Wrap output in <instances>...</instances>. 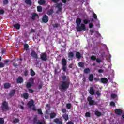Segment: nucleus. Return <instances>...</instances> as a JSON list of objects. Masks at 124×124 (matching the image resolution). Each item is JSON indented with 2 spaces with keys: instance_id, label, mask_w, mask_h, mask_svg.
<instances>
[{
  "instance_id": "obj_31",
  "label": "nucleus",
  "mask_w": 124,
  "mask_h": 124,
  "mask_svg": "<svg viewBox=\"0 0 124 124\" xmlns=\"http://www.w3.org/2000/svg\"><path fill=\"white\" fill-rule=\"evenodd\" d=\"M95 94H96L97 96H101V93L99 90H97L95 92Z\"/></svg>"
},
{
  "instance_id": "obj_23",
  "label": "nucleus",
  "mask_w": 124,
  "mask_h": 124,
  "mask_svg": "<svg viewBox=\"0 0 124 124\" xmlns=\"http://www.w3.org/2000/svg\"><path fill=\"white\" fill-rule=\"evenodd\" d=\"M53 13H54V10H53V9L48 10L47 12V15H49V16L52 15Z\"/></svg>"
},
{
  "instance_id": "obj_8",
  "label": "nucleus",
  "mask_w": 124,
  "mask_h": 124,
  "mask_svg": "<svg viewBox=\"0 0 124 124\" xmlns=\"http://www.w3.org/2000/svg\"><path fill=\"white\" fill-rule=\"evenodd\" d=\"M114 112L116 115H118V116H120V115H122L124 111L120 109V108H115L114 110Z\"/></svg>"
},
{
  "instance_id": "obj_58",
  "label": "nucleus",
  "mask_w": 124,
  "mask_h": 124,
  "mask_svg": "<svg viewBox=\"0 0 124 124\" xmlns=\"http://www.w3.org/2000/svg\"><path fill=\"white\" fill-rule=\"evenodd\" d=\"M62 78L63 81H65V79H66V76L63 75V76L62 77Z\"/></svg>"
},
{
  "instance_id": "obj_34",
  "label": "nucleus",
  "mask_w": 124,
  "mask_h": 124,
  "mask_svg": "<svg viewBox=\"0 0 124 124\" xmlns=\"http://www.w3.org/2000/svg\"><path fill=\"white\" fill-rule=\"evenodd\" d=\"M60 26L61 25L59 23H55L54 24H52V27H53V28H60Z\"/></svg>"
},
{
  "instance_id": "obj_1",
  "label": "nucleus",
  "mask_w": 124,
  "mask_h": 124,
  "mask_svg": "<svg viewBox=\"0 0 124 124\" xmlns=\"http://www.w3.org/2000/svg\"><path fill=\"white\" fill-rule=\"evenodd\" d=\"M82 20L81 18H78L76 20L77 24L76 30L77 31H81L82 30L86 31V25L84 24H81Z\"/></svg>"
},
{
  "instance_id": "obj_37",
  "label": "nucleus",
  "mask_w": 124,
  "mask_h": 124,
  "mask_svg": "<svg viewBox=\"0 0 124 124\" xmlns=\"http://www.w3.org/2000/svg\"><path fill=\"white\" fill-rule=\"evenodd\" d=\"M90 23V20L88 19H85L83 20V24L87 25V24H89Z\"/></svg>"
},
{
  "instance_id": "obj_19",
  "label": "nucleus",
  "mask_w": 124,
  "mask_h": 124,
  "mask_svg": "<svg viewBox=\"0 0 124 124\" xmlns=\"http://www.w3.org/2000/svg\"><path fill=\"white\" fill-rule=\"evenodd\" d=\"M62 65H67V61L65 58H63L62 60Z\"/></svg>"
},
{
  "instance_id": "obj_49",
  "label": "nucleus",
  "mask_w": 124,
  "mask_h": 124,
  "mask_svg": "<svg viewBox=\"0 0 124 124\" xmlns=\"http://www.w3.org/2000/svg\"><path fill=\"white\" fill-rule=\"evenodd\" d=\"M0 124H4V120H3V118H0Z\"/></svg>"
},
{
  "instance_id": "obj_14",
  "label": "nucleus",
  "mask_w": 124,
  "mask_h": 124,
  "mask_svg": "<svg viewBox=\"0 0 124 124\" xmlns=\"http://www.w3.org/2000/svg\"><path fill=\"white\" fill-rule=\"evenodd\" d=\"M15 93H16V90L15 89L12 90L9 93V96H11V97L14 96Z\"/></svg>"
},
{
  "instance_id": "obj_11",
  "label": "nucleus",
  "mask_w": 124,
  "mask_h": 124,
  "mask_svg": "<svg viewBox=\"0 0 124 124\" xmlns=\"http://www.w3.org/2000/svg\"><path fill=\"white\" fill-rule=\"evenodd\" d=\"M41 59L42 61H47L48 60L47 54L45 53H43L42 55L41 56Z\"/></svg>"
},
{
  "instance_id": "obj_18",
  "label": "nucleus",
  "mask_w": 124,
  "mask_h": 124,
  "mask_svg": "<svg viewBox=\"0 0 124 124\" xmlns=\"http://www.w3.org/2000/svg\"><path fill=\"white\" fill-rule=\"evenodd\" d=\"M94 115H95V116H96L97 117H99L102 116V113L100 111H99L98 110H96L94 112Z\"/></svg>"
},
{
  "instance_id": "obj_9",
  "label": "nucleus",
  "mask_w": 124,
  "mask_h": 124,
  "mask_svg": "<svg viewBox=\"0 0 124 124\" xmlns=\"http://www.w3.org/2000/svg\"><path fill=\"white\" fill-rule=\"evenodd\" d=\"M89 93L91 95H94L95 94V90L93 87H90L89 89Z\"/></svg>"
},
{
  "instance_id": "obj_64",
  "label": "nucleus",
  "mask_w": 124,
  "mask_h": 124,
  "mask_svg": "<svg viewBox=\"0 0 124 124\" xmlns=\"http://www.w3.org/2000/svg\"><path fill=\"white\" fill-rule=\"evenodd\" d=\"M66 124H74V123L73 122H72V121H70L69 122H68Z\"/></svg>"
},
{
  "instance_id": "obj_46",
  "label": "nucleus",
  "mask_w": 124,
  "mask_h": 124,
  "mask_svg": "<svg viewBox=\"0 0 124 124\" xmlns=\"http://www.w3.org/2000/svg\"><path fill=\"white\" fill-rule=\"evenodd\" d=\"M85 116L89 118L90 117H91V113L89 112H87L85 113Z\"/></svg>"
},
{
  "instance_id": "obj_51",
  "label": "nucleus",
  "mask_w": 124,
  "mask_h": 124,
  "mask_svg": "<svg viewBox=\"0 0 124 124\" xmlns=\"http://www.w3.org/2000/svg\"><path fill=\"white\" fill-rule=\"evenodd\" d=\"M4 13H5V11L4 10H3V9L0 10V14L1 15H3V14H4Z\"/></svg>"
},
{
  "instance_id": "obj_59",
  "label": "nucleus",
  "mask_w": 124,
  "mask_h": 124,
  "mask_svg": "<svg viewBox=\"0 0 124 124\" xmlns=\"http://www.w3.org/2000/svg\"><path fill=\"white\" fill-rule=\"evenodd\" d=\"M36 124H45V122H40V121H38L36 122Z\"/></svg>"
},
{
  "instance_id": "obj_56",
  "label": "nucleus",
  "mask_w": 124,
  "mask_h": 124,
  "mask_svg": "<svg viewBox=\"0 0 124 124\" xmlns=\"http://www.w3.org/2000/svg\"><path fill=\"white\" fill-rule=\"evenodd\" d=\"M8 0H3V4H5V5H6V4H8Z\"/></svg>"
},
{
  "instance_id": "obj_50",
  "label": "nucleus",
  "mask_w": 124,
  "mask_h": 124,
  "mask_svg": "<svg viewBox=\"0 0 124 124\" xmlns=\"http://www.w3.org/2000/svg\"><path fill=\"white\" fill-rule=\"evenodd\" d=\"M89 104L90 105H93L94 104V100H92L91 101H90V103H89Z\"/></svg>"
},
{
  "instance_id": "obj_25",
  "label": "nucleus",
  "mask_w": 124,
  "mask_h": 124,
  "mask_svg": "<svg viewBox=\"0 0 124 124\" xmlns=\"http://www.w3.org/2000/svg\"><path fill=\"white\" fill-rule=\"evenodd\" d=\"M4 89H9L10 88V84L9 83H6L4 84Z\"/></svg>"
},
{
  "instance_id": "obj_16",
  "label": "nucleus",
  "mask_w": 124,
  "mask_h": 124,
  "mask_svg": "<svg viewBox=\"0 0 124 124\" xmlns=\"http://www.w3.org/2000/svg\"><path fill=\"white\" fill-rule=\"evenodd\" d=\"M101 82L103 83V84H107L108 83V79L106 78H101Z\"/></svg>"
},
{
  "instance_id": "obj_61",
  "label": "nucleus",
  "mask_w": 124,
  "mask_h": 124,
  "mask_svg": "<svg viewBox=\"0 0 124 124\" xmlns=\"http://www.w3.org/2000/svg\"><path fill=\"white\" fill-rule=\"evenodd\" d=\"M62 112L63 113H66V109L65 108H63L62 109Z\"/></svg>"
},
{
  "instance_id": "obj_44",
  "label": "nucleus",
  "mask_w": 124,
  "mask_h": 124,
  "mask_svg": "<svg viewBox=\"0 0 124 124\" xmlns=\"http://www.w3.org/2000/svg\"><path fill=\"white\" fill-rule=\"evenodd\" d=\"M29 74V71L28 70V69H25L24 70V74L25 76H28V74Z\"/></svg>"
},
{
  "instance_id": "obj_45",
  "label": "nucleus",
  "mask_w": 124,
  "mask_h": 124,
  "mask_svg": "<svg viewBox=\"0 0 124 124\" xmlns=\"http://www.w3.org/2000/svg\"><path fill=\"white\" fill-rule=\"evenodd\" d=\"M37 120H38V118L36 117L33 118V124H36V122H37Z\"/></svg>"
},
{
  "instance_id": "obj_60",
  "label": "nucleus",
  "mask_w": 124,
  "mask_h": 124,
  "mask_svg": "<svg viewBox=\"0 0 124 124\" xmlns=\"http://www.w3.org/2000/svg\"><path fill=\"white\" fill-rule=\"evenodd\" d=\"M93 23L89 24V27L90 28V29H93Z\"/></svg>"
},
{
  "instance_id": "obj_22",
  "label": "nucleus",
  "mask_w": 124,
  "mask_h": 124,
  "mask_svg": "<svg viewBox=\"0 0 124 124\" xmlns=\"http://www.w3.org/2000/svg\"><path fill=\"white\" fill-rule=\"evenodd\" d=\"M54 122L56 123L57 124H62V122L60 121V119L59 118H56L54 120Z\"/></svg>"
},
{
  "instance_id": "obj_43",
  "label": "nucleus",
  "mask_w": 124,
  "mask_h": 124,
  "mask_svg": "<svg viewBox=\"0 0 124 124\" xmlns=\"http://www.w3.org/2000/svg\"><path fill=\"white\" fill-rule=\"evenodd\" d=\"M66 107L68 110L71 108V104L70 103H68L66 104Z\"/></svg>"
},
{
  "instance_id": "obj_13",
  "label": "nucleus",
  "mask_w": 124,
  "mask_h": 124,
  "mask_svg": "<svg viewBox=\"0 0 124 124\" xmlns=\"http://www.w3.org/2000/svg\"><path fill=\"white\" fill-rule=\"evenodd\" d=\"M31 82H28L26 84V87L28 88H30L31 87V85L33 84V81H34V79L31 78Z\"/></svg>"
},
{
  "instance_id": "obj_26",
  "label": "nucleus",
  "mask_w": 124,
  "mask_h": 124,
  "mask_svg": "<svg viewBox=\"0 0 124 124\" xmlns=\"http://www.w3.org/2000/svg\"><path fill=\"white\" fill-rule=\"evenodd\" d=\"M38 17V15H37V14H36V13H34L32 14V17H31V19L32 20H35V17Z\"/></svg>"
},
{
  "instance_id": "obj_7",
  "label": "nucleus",
  "mask_w": 124,
  "mask_h": 124,
  "mask_svg": "<svg viewBox=\"0 0 124 124\" xmlns=\"http://www.w3.org/2000/svg\"><path fill=\"white\" fill-rule=\"evenodd\" d=\"M31 57L36 59V60H38L39 58H38V55L36 53L35 51L32 50L31 53Z\"/></svg>"
},
{
  "instance_id": "obj_32",
  "label": "nucleus",
  "mask_w": 124,
  "mask_h": 124,
  "mask_svg": "<svg viewBox=\"0 0 124 124\" xmlns=\"http://www.w3.org/2000/svg\"><path fill=\"white\" fill-rule=\"evenodd\" d=\"M31 72H30V75L31 76H34L35 75V72H34V71L32 69H31Z\"/></svg>"
},
{
  "instance_id": "obj_12",
  "label": "nucleus",
  "mask_w": 124,
  "mask_h": 124,
  "mask_svg": "<svg viewBox=\"0 0 124 124\" xmlns=\"http://www.w3.org/2000/svg\"><path fill=\"white\" fill-rule=\"evenodd\" d=\"M16 82L17 84H22L24 82V79L21 76H19L16 79Z\"/></svg>"
},
{
  "instance_id": "obj_62",
  "label": "nucleus",
  "mask_w": 124,
  "mask_h": 124,
  "mask_svg": "<svg viewBox=\"0 0 124 124\" xmlns=\"http://www.w3.org/2000/svg\"><path fill=\"white\" fill-rule=\"evenodd\" d=\"M29 92L31 93H33V90L31 89H29Z\"/></svg>"
},
{
  "instance_id": "obj_42",
  "label": "nucleus",
  "mask_w": 124,
  "mask_h": 124,
  "mask_svg": "<svg viewBox=\"0 0 124 124\" xmlns=\"http://www.w3.org/2000/svg\"><path fill=\"white\" fill-rule=\"evenodd\" d=\"M117 94L112 93L111 94V98H113V99L116 98V97H117Z\"/></svg>"
},
{
  "instance_id": "obj_39",
  "label": "nucleus",
  "mask_w": 124,
  "mask_h": 124,
  "mask_svg": "<svg viewBox=\"0 0 124 124\" xmlns=\"http://www.w3.org/2000/svg\"><path fill=\"white\" fill-rule=\"evenodd\" d=\"M78 66L79 67H81V68H83L84 67V63L82 62H80L78 63Z\"/></svg>"
},
{
  "instance_id": "obj_5",
  "label": "nucleus",
  "mask_w": 124,
  "mask_h": 124,
  "mask_svg": "<svg viewBox=\"0 0 124 124\" xmlns=\"http://www.w3.org/2000/svg\"><path fill=\"white\" fill-rule=\"evenodd\" d=\"M62 3H57L56 4V8H58L57 11H58V12H61V11L62 10Z\"/></svg>"
},
{
  "instance_id": "obj_53",
  "label": "nucleus",
  "mask_w": 124,
  "mask_h": 124,
  "mask_svg": "<svg viewBox=\"0 0 124 124\" xmlns=\"http://www.w3.org/2000/svg\"><path fill=\"white\" fill-rule=\"evenodd\" d=\"M2 67H4V63L0 62V68H2Z\"/></svg>"
},
{
  "instance_id": "obj_27",
  "label": "nucleus",
  "mask_w": 124,
  "mask_h": 124,
  "mask_svg": "<svg viewBox=\"0 0 124 124\" xmlns=\"http://www.w3.org/2000/svg\"><path fill=\"white\" fill-rule=\"evenodd\" d=\"M76 57L77 58V59H81V53L79 52H77L76 53Z\"/></svg>"
},
{
  "instance_id": "obj_47",
  "label": "nucleus",
  "mask_w": 124,
  "mask_h": 124,
  "mask_svg": "<svg viewBox=\"0 0 124 124\" xmlns=\"http://www.w3.org/2000/svg\"><path fill=\"white\" fill-rule=\"evenodd\" d=\"M66 65H62V70L64 72H66Z\"/></svg>"
},
{
  "instance_id": "obj_24",
  "label": "nucleus",
  "mask_w": 124,
  "mask_h": 124,
  "mask_svg": "<svg viewBox=\"0 0 124 124\" xmlns=\"http://www.w3.org/2000/svg\"><path fill=\"white\" fill-rule=\"evenodd\" d=\"M38 3H39L40 5H43L44 4H45V3H46V1H45V0H40L38 1Z\"/></svg>"
},
{
  "instance_id": "obj_30",
  "label": "nucleus",
  "mask_w": 124,
  "mask_h": 124,
  "mask_svg": "<svg viewBox=\"0 0 124 124\" xmlns=\"http://www.w3.org/2000/svg\"><path fill=\"white\" fill-rule=\"evenodd\" d=\"M68 58H70V59H72L74 57V54L72 52H70L68 54Z\"/></svg>"
},
{
  "instance_id": "obj_36",
  "label": "nucleus",
  "mask_w": 124,
  "mask_h": 124,
  "mask_svg": "<svg viewBox=\"0 0 124 124\" xmlns=\"http://www.w3.org/2000/svg\"><path fill=\"white\" fill-rule=\"evenodd\" d=\"M63 118L65 121H68L69 118L68 117V115L65 114L63 116Z\"/></svg>"
},
{
  "instance_id": "obj_52",
  "label": "nucleus",
  "mask_w": 124,
  "mask_h": 124,
  "mask_svg": "<svg viewBox=\"0 0 124 124\" xmlns=\"http://www.w3.org/2000/svg\"><path fill=\"white\" fill-rule=\"evenodd\" d=\"M96 62H97V63H100L101 62V60H100L99 58H96Z\"/></svg>"
},
{
  "instance_id": "obj_6",
  "label": "nucleus",
  "mask_w": 124,
  "mask_h": 124,
  "mask_svg": "<svg viewBox=\"0 0 124 124\" xmlns=\"http://www.w3.org/2000/svg\"><path fill=\"white\" fill-rule=\"evenodd\" d=\"M49 21V17L46 15H44L42 17L43 23H48Z\"/></svg>"
},
{
  "instance_id": "obj_55",
  "label": "nucleus",
  "mask_w": 124,
  "mask_h": 124,
  "mask_svg": "<svg viewBox=\"0 0 124 124\" xmlns=\"http://www.w3.org/2000/svg\"><path fill=\"white\" fill-rule=\"evenodd\" d=\"M93 17L95 20H96L97 19V16L95 13H93Z\"/></svg>"
},
{
  "instance_id": "obj_40",
  "label": "nucleus",
  "mask_w": 124,
  "mask_h": 124,
  "mask_svg": "<svg viewBox=\"0 0 124 124\" xmlns=\"http://www.w3.org/2000/svg\"><path fill=\"white\" fill-rule=\"evenodd\" d=\"M19 122H20V120L18 118H16L13 121V124H16L19 123Z\"/></svg>"
},
{
  "instance_id": "obj_10",
  "label": "nucleus",
  "mask_w": 124,
  "mask_h": 124,
  "mask_svg": "<svg viewBox=\"0 0 124 124\" xmlns=\"http://www.w3.org/2000/svg\"><path fill=\"white\" fill-rule=\"evenodd\" d=\"M27 105L29 108L32 107V106H34V101L32 99L31 100L27 103Z\"/></svg>"
},
{
  "instance_id": "obj_20",
  "label": "nucleus",
  "mask_w": 124,
  "mask_h": 124,
  "mask_svg": "<svg viewBox=\"0 0 124 124\" xmlns=\"http://www.w3.org/2000/svg\"><path fill=\"white\" fill-rule=\"evenodd\" d=\"M13 27L15 29H16V30H20L21 29V25L19 23L14 24Z\"/></svg>"
},
{
  "instance_id": "obj_21",
  "label": "nucleus",
  "mask_w": 124,
  "mask_h": 124,
  "mask_svg": "<svg viewBox=\"0 0 124 124\" xmlns=\"http://www.w3.org/2000/svg\"><path fill=\"white\" fill-rule=\"evenodd\" d=\"M91 73V69H90V68H86L84 69V73L85 74H89V73Z\"/></svg>"
},
{
  "instance_id": "obj_35",
  "label": "nucleus",
  "mask_w": 124,
  "mask_h": 124,
  "mask_svg": "<svg viewBox=\"0 0 124 124\" xmlns=\"http://www.w3.org/2000/svg\"><path fill=\"white\" fill-rule=\"evenodd\" d=\"M90 60L91 61H96V57L94 55H92L90 58Z\"/></svg>"
},
{
  "instance_id": "obj_4",
  "label": "nucleus",
  "mask_w": 124,
  "mask_h": 124,
  "mask_svg": "<svg viewBox=\"0 0 124 124\" xmlns=\"http://www.w3.org/2000/svg\"><path fill=\"white\" fill-rule=\"evenodd\" d=\"M13 61L14 62L13 63V66H14V67H17V66H19L22 64L21 61H19V59H15L13 60Z\"/></svg>"
},
{
  "instance_id": "obj_15",
  "label": "nucleus",
  "mask_w": 124,
  "mask_h": 124,
  "mask_svg": "<svg viewBox=\"0 0 124 124\" xmlns=\"http://www.w3.org/2000/svg\"><path fill=\"white\" fill-rule=\"evenodd\" d=\"M21 97L24 98V99H28V98H29V93L27 92H25L21 95Z\"/></svg>"
},
{
  "instance_id": "obj_3",
  "label": "nucleus",
  "mask_w": 124,
  "mask_h": 124,
  "mask_svg": "<svg viewBox=\"0 0 124 124\" xmlns=\"http://www.w3.org/2000/svg\"><path fill=\"white\" fill-rule=\"evenodd\" d=\"M2 111H8L9 110L8 103L6 101H4L2 103Z\"/></svg>"
},
{
  "instance_id": "obj_2",
  "label": "nucleus",
  "mask_w": 124,
  "mask_h": 124,
  "mask_svg": "<svg viewBox=\"0 0 124 124\" xmlns=\"http://www.w3.org/2000/svg\"><path fill=\"white\" fill-rule=\"evenodd\" d=\"M70 85V82L69 81H61V83L59 85V89L60 91L62 90L63 91H66Z\"/></svg>"
},
{
  "instance_id": "obj_54",
  "label": "nucleus",
  "mask_w": 124,
  "mask_h": 124,
  "mask_svg": "<svg viewBox=\"0 0 124 124\" xmlns=\"http://www.w3.org/2000/svg\"><path fill=\"white\" fill-rule=\"evenodd\" d=\"M110 104V106H116V104L115 103V102L113 101H111Z\"/></svg>"
},
{
  "instance_id": "obj_33",
  "label": "nucleus",
  "mask_w": 124,
  "mask_h": 124,
  "mask_svg": "<svg viewBox=\"0 0 124 124\" xmlns=\"http://www.w3.org/2000/svg\"><path fill=\"white\" fill-rule=\"evenodd\" d=\"M37 8L38 12H42V7H41V6H38Z\"/></svg>"
},
{
  "instance_id": "obj_38",
  "label": "nucleus",
  "mask_w": 124,
  "mask_h": 124,
  "mask_svg": "<svg viewBox=\"0 0 124 124\" xmlns=\"http://www.w3.org/2000/svg\"><path fill=\"white\" fill-rule=\"evenodd\" d=\"M24 48L27 51L29 49V45L28 44H25L23 46Z\"/></svg>"
},
{
  "instance_id": "obj_28",
  "label": "nucleus",
  "mask_w": 124,
  "mask_h": 124,
  "mask_svg": "<svg viewBox=\"0 0 124 124\" xmlns=\"http://www.w3.org/2000/svg\"><path fill=\"white\" fill-rule=\"evenodd\" d=\"M50 119H54V118H56V116H57V115L55 112H52L50 113Z\"/></svg>"
},
{
  "instance_id": "obj_57",
  "label": "nucleus",
  "mask_w": 124,
  "mask_h": 124,
  "mask_svg": "<svg viewBox=\"0 0 124 124\" xmlns=\"http://www.w3.org/2000/svg\"><path fill=\"white\" fill-rule=\"evenodd\" d=\"M39 62H40V61H39L38 59H36V63H35L36 65H38L39 64Z\"/></svg>"
},
{
  "instance_id": "obj_41",
  "label": "nucleus",
  "mask_w": 124,
  "mask_h": 124,
  "mask_svg": "<svg viewBox=\"0 0 124 124\" xmlns=\"http://www.w3.org/2000/svg\"><path fill=\"white\" fill-rule=\"evenodd\" d=\"M38 111V113L39 114V115H43V113H42V110H41V108H38L37 109Z\"/></svg>"
},
{
  "instance_id": "obj_48",
  "label": "nucleus",
  "mask_w": 124,
  "mask_h": 124,
  "mask_svg": "<svg viewBox=\"0 0 124 124\" xmlns=\"http://www.w3.org/2000/svg\"><path fill=\"white\" fill-rule=\"evenodd\" d=\"M87 100L89 102V103H91V101L93 100V98H92V97L89 96L87 98Z\"/></svg>"
},
{
  "instance_id": "obj_63",
  "label": "nucleus",
  "mask_w": 124,
  "mask_h": 124,
  "mask_svg": "<svg viewBox=\"0 0 124 124\" xmlns=\"http://www.w3.org/2000/svg\"><path fill=\"white\" fill-rule=\"evenodd\" d=\"M31 33L35 32V30H34L33 29H31Z\"/></svg>"
},
{
  "instance_id": "obj_17",
  "label": "nucleus",
  "mask_w": 124,
  "mask_h": 124,
  "mask_svg": "<svg viewBox=\"0 0 124 124\" xmlns=\"http://www.w3.org/2000/svg\"><path fill=\"white\" fill-rule=\"evenodd\" d=\"M94 78V77H93V74H91L89 76L88 80L90 81V82H93V81Z\"/></svg>"
},
{
  "instance_id": "obj_29",
  "label": "nucleus",
  "mask_w": 124,
  "mask_h": 124,
  "mask_svg": "<svg viewBox=\"0 0 124 124\" xmlns=\"http://www.w3.org/2000/svg\"><path fill=\"white\" fill-rule=\"evenodd\" d=\"M25 2L26 4H29V5H31V4H32V2H31V0H25Z\"/></svg>"
}]
</instances>
